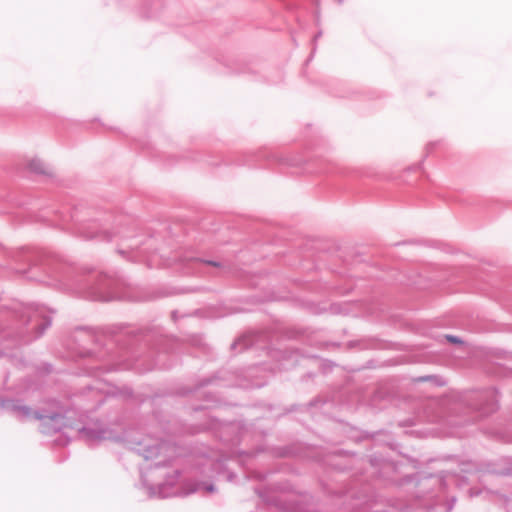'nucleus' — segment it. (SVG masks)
<instances>
[{"mask_svg":"<svg viewBox=\"0 0 512 512\" xmlns=\"http://www.w3.org/2000/svg\"><path fill=\"white\" fill-rule=\"evenodd\" d=\"M24 170L32 175L51 178L54 176L53 169L42 159L30 157L25 159Z\"/></svg>","mask_w":512,"mask_h":512,"instance_id":"nucleus-1","label":"nucleus"},{"mask_svg":"<svg viewBox=\"0 0 512 512\" xmlns=\"http://www.w3.org/2000/svg\"><path fill=\"white\" fill-rule=\"evenodd\" d=\"M448 340L452 343H460L461 341L454 336H448Z\"/></svg>","mask_w":512,"mask_h":512,"instance_id":"nucleus-2","label":"nucleus"}]
</instances>
